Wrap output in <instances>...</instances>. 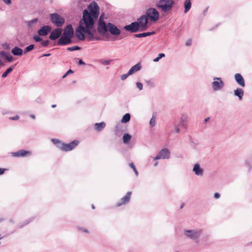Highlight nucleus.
<instances>
[{"label":"nucleus","instance_id":"1","mask_svg":"<svg viewBox=\"0 0 252 252\" xmlns=\"http://www.w3.org/2000/svg\"><path fill=\"white\" fill-rule=\"evenodd\" d=\"M76 36L80 40H84L86 38L89 41L98 40L99 38L97 36L95 30L85 28L82 25H79L75 32Z\"/></svg>","mask_w":252,"mask_h":252},{"label":"nucleus","instance_id":"62","mask_svg":"<svg viewBox=\"0 0 252 252\" xmlns=\"http://www.w3.org/2000/svg\"><path fill=\"white\" fill-rule=\"evenodd\" d=\"M158 162L157 161V162H156L154 163V166H155V167H156V166H157L158 165Z\"/></svg>","mask_w":252,"mask_h":252},{"label":"nucleus","instance_id":"58","mask_svg":"<svg viewBox=\"0 0 252 252\" xmlns=\"http://www.w3.org/2000/svg\"><path fill=\"white\" fill-rule=\"evenodd\" d=\"M5 170L6 169L5 168H0V175L3 174Z\"/></svg>","mask_w":252,"mask_h":252},{"label":"nucleus","instance_id":"14","mask_svg":"<svg viewBox=\"0 0 252 252\" xmlns=\"http://www.w3.org/2000/svg\"><path fill=\"white\" fill-rule=\"evenodd\" d=\"M32 155L30 151H26L25 150H20L16 152L11 153V155L15 157H28Z\"/></svg>","mask_w":252,"mask_h":252},{"label":"nucleus","instance_id":"33","mask_svg":"<svg viewBox=\"0 0 252 252\" xmlns=\"http://www.w3.org/2000/svg\"><path fill=\"white\" fill-rule=\"evenodd\" d=\"M14 69V66H10L8 68H7L2 74L1 75L2 78H5L7 77L8 74L10 73Z\"/></svg>","mask_w":252,"mask_h":252},{"label":"nucleus","instance_id":"29","mask_svg":"<svg viewBox=\"0 0 252 252\" xmlns=\"http://www.w3.org/2000/svg\"><path fill=\"white\" fill-rule=\"evenodd\" d=\"M184 13H187L191 7V2L190 0H185L184 2Z\"/></svg>","mask_w":252,"mask_h":252},{"label":"nucleus","instance_id":"63","mask_svg":"<svg viewBox=\"0 0 252 252\" xmlns=\"http://www.w3.org/2000/svg\"><path fill=\"white\" fill-rule=\"evenodd\" d=\"M51 107L52 108H55L56 107V104H53V105H52Z\"/></svg>","mask_w":252,"mask_h":252},{"label":"nucleus","instance_id":"49","mask_svg":"<svg viewBox=\"0 0 252 252\" xmlns=\"http://www.w3.org/2000/svg\"><path fill=\"white\" fill-rule=\"evenodd\" d=\"M192 44V40L191 38L189 39L186 42L185 45L186 46H189Z\"/></svg>","mask_w":252,"mask_h":252},{"label":"nucleus","instance_id":"30","mask_svg":"<svg viewBox=\"0 0 252 252\" xmlns=\"http://www.w3.org/2000/svg\"><path fill=\"white\" fill-rule=\"evenodd\" d=\"M155 33V32H143L141 33H138L135 34L134 35V36L138 38H142V37H145L148 36H150L152 35H153Z\"/></svg>","mask_w":252,"mask_h":252},{"label":"nucleus","instance_id":"4","mask_svg":"<svg viewBox=\"0 0 252 252\" xmlns=\"http://www.w3.org/2000/svg\"><path fill=\"white\" fill-rule=\"evenodd\" d=\"M174 4L173 0H158L156 4V7L164 13L169 12Z\"/></svg>","mask_w":252,"mask_h":252},{"label":"nucleus","instance_id":"19","mask_svg":"<svg viewBox=\"0 0 252 252\" xmlns=\"http://www.w3.org/2000/svg\"><path fill=\"white\" fill-rule=\"evenodd\" d=\"M72 38L74 36V31L71 24L68 25L64 29L63 34Z\"/></svg>","mask_w":252,"mask_h":252},{"label":"nucleus","instance_id":"20","mask_svg":"<svg viewBox=\"0 0 252 252\" xmlns=\"http://www.w3.org/2000/svg\"><path fill=\"white\" fill-rule=\"evenodd\" d=\"M97 31L100 33H104L108 31L107 25L104 21H98Z\"/></svg>","mask_w":252,"mask_h":252},{"label":"nucleus","instance_id":"8","mask_svg":"<svg viewBox=\"0 0 252 252\" xmlns=\"http://www.w3.org/2000/svg\"><path fill=\"white\" fill-rule=\"evenodd\" d=\"M136 22L138 24L139 27L140 29V31H144L147 29L148 23V18L147 16H146L145 15L141 16L137 19Z\"/></svg>","mask_w":252,"mask_h":252},{"label":"nucleus","instance_id":"50","mask_svg":"<svg viewBox=\"0 0 252 252\" xmlns=\"http://www.w3.org/2000/svg\"><path fill=\"white\" fill-rule=\"evenodd\" d=\"M146 82L151 87H154L155 86L154 82L151 80L147 81Z\"/></svg>","mask_w":252,"mask_h":252},{"label":"nucleus","instance_id":"47","mask_svg":"<svg viewBox=\"0 0 252 252\" xmlns=\"http://www.w3.org/2000/svg\"><path fill=\"white\" fill-rule=\"evenodd\" d=\"M136 87L137 88L140 90H142L143 89V85L140 82H137L136 84Z\"/></svg>","mask_w":252,"mask_h":252},{"label":"nucleus","instance_id":"25","mask_svg":"<svg viewBox=\"0 0 252 252\" xmlns=\"http://www.w3.org/2000/svg\"><path fill=\"white\" fill-rule=\"evenodd\" d=\"M38 19L37 18H35L33 20L26 21V23L29 30H33L35 27V25Z\"/></svg>","mask_w":252,"mask_h":252},{"label":"nucleus","instance_id":"60","mask_svg":"<svg viewBox=\"0 0 252 252\" xmlns=\"http://www.w3.org/2000/svg\"><path fill=\"white\" fill-rule=\"evenodd\" d=\"M30 117L31 118H32V119H34L35 118V116L34 115H33V114H31L30 115Z\"/></svg>","mask_w":252,"mask_h":252},{"label":"nucleus","instance_id":"55","mask_svg":"<svg viewBox=\"0 0 252 252\" xmlns=\"http://www.w3.org/2000/svg\"><path fill=\"white\" fill-rule=\"evenodd\" d=\"M5 4L9 5L11 4V0H2Z\"/></svg>","mask_w":252,"mask_h":252},{"label":"nucleus","instance_id":"27","mask_svg":"<svg viewBox=\"0 0 252 252\" xmlns=\"http://www.w3.org/2000/svg\"><path fill=\"white\" fill-rule=\"evenodd\" d=\"M11 53L14 56H20L22 55L23 51L20 48L16 46L11 50Z\"/></svg>","mask_w":252,"mask_h":252},{"label":"nucleus","instance_id":"28","mask_svg":"<svg viewBox=\"0 0 252 252\" xmlns=\"http://www.w3.org/2000/svg\"><path fill=\"white\" fill-rule=\"evenodd\" d=\"M106 126V124L104 122H101L99 123H95L94 124V128L97 131H101Z\"/></svg>","mask_w":252,"mask_h":252},{"label":"nucleus","instance_id":"22","mask_svg":"<svg viewBox=\"0 0 252 252\" xmlns=\"http://www.w3.org/2000/svg\"><path fill=\"white\" fill-rule=\"evenodd\" d=\"M51 30V27L49 26H44L42 27L38 31V34L39 36H45Z\"/></svg>","mask_w":252,"mask_h":252},{"label":"nucleus","instance_id":"44","mask_svg":"<svg viewBox=\"0 0 252 252\" xmlns=\"http://www.w3.org/2000/svg\"><path fill=\"white\" fill-rule=\"evenodd\" d=\"M115 132L117 133L121 130V126L120 124L117 125L115 128Z\"/></svg>","mask_w":252,"mask_h":252},{"label":"nucleus","instance_id":"10","mask_svg":"<svg viewBox=\"0 0 252 252\" xmlns=\"http://www.w3.org/2000/svg\"><path fill=\"white\" fill-rule=\"evenodd\" d=\"M88 9H89V14H90L94 18H97L99 12V7L95 2H92L88 6Z\"/></svg>","mask_w":252,"mask_h":252},{"label":"nucleus","instance_id":"64","mask_svg":"<svg viewBox=\"0 0 252 252\" xmlns=\"http://www.w3.org/2000/svg\"><path fill=\"white\" fill-rule=\"evenodd\" d=\"M184 203H182V204H181V205L180 208H182L184 207Z\"/></svg>","mask_w":252,"mask_h":252},{"label":"nucleus","instance_id":"37","mask_svg":"<svg viewBox=\"0 0 252 252\" xmlns=\"http://www.w3.org/2000/svg\"><path fill=\"white\" fill-rule=\"evenodd\" d=\"M77 230L80 231L85 233H89V231L86 228L78 226L77 227Z\"/></svg>","mask_w":252,"mask_h":252},{"label":"nucleus","instance_id":"16","mask_svg":"<svg viewBox=\"0 0 252 252\" xmlns=\"http://www.w3.org/2000/svg\"><path fill=\"white\" fill-rule=\"evenodd\" d=\"M109 31L112 35H119L121 33V31L115 25L108 23L107 25Z\"/></svg>","mask_w":252,"mask_h":252},{"label":"nucleus","instance_id":"48","mask_svg":"<svg viewBox=\"0 0 252 252\" xmlns=\"http://www.w3.org/2000/svg\"><path fill=\"white\" fill-rule=\"evenodd\" d=\"M156 124V120L155 119L152 118L150 121V125L151 126H154Z\"/></svg>","mask_w":252,"mask_h":252},{"label":"nucleus","instance_id":"15","mask_svg":"<svg viewBox=\"0 0 252 252\" xmlns=\"http://www.w3.org/2000/svg\"><path fill=\"white\" fill-rule=\"evenodd\" d=\"M71 38L63 34L58 41V45H66L72 42Z\"/></svg>","mask_w":252,"mask_h":252},{"label":"nucleus","instance_id":"36","mask_svg":"<svg viewBox=\"0 0 252 252\" xmlns=\"http://www.w3.org/2000/svg\"><path fill=\"white\" fill-rule=\"evenodd\" d=\"M129 166L132 169L133 171H134L135 175L136 176H138V172L137 171V170L136 169L134 163L133 162H131L130 163H129Z\"/></svg>","mask_w":252,"mask_h":252},{"label":"nucleus","instance_id":"51","mask_svg":"<svg viewBox=\"0 0 252 252\" xmlns=\"http://www.w3.org/2000/svg\"><path fill=\"white\" fill-rule=\"evenodd\" d=\"M73 73V71L71 69H69L63 76V78H65L68 74Z\"/></svg>","mask_w":252,"mask_h":252},{"label":"nucleus","instance_id":"54","mask_svg":"<svg viewBox=\"0 0 252 252\" xmlns=\"http://www.w3.org/2000/svg\"><path fill=\"white\" fill-rule=\"evenodd\" d=\"M214 196L215 198L218 199L220 197V194L218 192H216L214 193Z\"/></svg>","mask_w":252,"mask_h":252},{"label":"nucleus","instance_id":"46","mask_svg":"<svg viewBox=\"0 0 252 252\" xmlns=\"http://www.w3.org/2000/svg\"><path fill=\"white\" fill-rule=\"evenodd\" d=\"M33 39L35 40V42H39L42 40V38L38 35H35L33 36Z\"/></svg>","mask_w":252,"mask_h":252},{"label":"nucleus","instance_id":"41","mask_svg":"<svg viewBox=\"0 0 252 252\" xmlns=\"http://www.w3.org/2000/svg\"><path fill=\"white\" fill-rule=\"evenodd\" d=\"M179 126H183L184 127H186V123H185V120L183 119V118H182L180 121V122H179V124L178 125Z\"/></svg>","mask_w":252,"mask_h":252},{"label":"nucleus","instance_id":"43","mask_svg":"<svg viewBox=\"0 0 252 252\" xmlns=\"http://www.w3.org/2000/svg\"><path fill=\"white\" fill-rule=\"evenodd\" d=\"M112 62V60H102L101 61V63L103 65H109Z\"/></svg>","mask_w":252,"mask_h":252},{"label":"nucleus","instance_id":"6","mask_svg":"<svg viewBox=\"0 0 252 252\" xmlns=\"http://www.w3.org/2000/svg\"><path fill=\"white\" fill-rule=\"evenodd\" d=\"M50 20L57 27L62 26L64 23V19L57 13L50 15Z\"/></svg>","mask_w":252,"mask_h":252},{"label":"nucleus","instance_id":"39","mask_svg":"<svg viewBox=\"0 0 252 252\" xmlns=\"http://www.w3.org/2000/svg\"><path fill=\"white\" fill-rule=\"evenodd\" d=\"M81 49L80 47L78 46H74L72 47H68L67 48V50L70 51H73L75 50H79Z\"/></svg>","mask_w":252,"mask_h":252},{"label":"nucleus","instance_id":"56","mask_svg":"<svg viewBox=\"0 0 252 252\" xmlns=\"http://www.w3.org/2000/svg\"><path fill=\"white\" fill-rule=\"evenodd\" d=\"M103 16H104V14H101V15L100 16L99 18V21H104V17H103Z\"/></svg>","mask_w":252,"mask_h":252},{"label":"nucleus","instance_id":"12","mask_svg":"<svg viewBox=\"0 0 252 252\" xmlns=\"http://www.w3.org/2000/svg\"><path fill=\"white\" fill-rule=\"evenodd\" d=\"M124 29L131 33H135L140 31L138 24L136 22H132L130 24L124 26Z\"/></svg>","mask_w":252,"mask_h":252},{"label":"nucleus","instance_id":"61","mask_svg":"<svg viewBox=\"0 0 252 252\" xmlns=\"http://www.w3.org/2000/svg\"><path fill=\"white\" fill-rule=\"evenodd\" d=\"M209 119H210V118H209V117H208V118H206V119H205V120H204V121H205V122H208V121H209Z\"/></svg>","mask_w":252,"mask_h":252},{"label":"nucleus","instance_id":"9","mask_svg":"<svg viewBox=\"0 0 252 252\" xmlns=\"http://www.w3.org/2000/svg\"><path fill=\"white\" fill-rule=\"evenodd\" d=\"M212 83L213 90L217 91L221 90L224 86V83L220 77H214Z\"/></svg>","mask_w":252,"mask_h":252},{"label":"nucleus","instance_id":"7","mask_svg":"<svg viewBox=\"0 0 252 252\" xmlns=\"http://www.w3.org/2000/svg\"><path fill=\"white\" fill-rule=\"evenodd\" d=\"M146 13L145 15L147 16L148 19H150L152 21L156 22L159 18V12L156 8H149Z\"/></svg>","mask_w":252,"mask_h":252},{"label":"nucleus","instance_id":"3","mask_svg":"<svg viewBox=\"0 0 252 252\" xmlns=\"http://www.w3.org/2000/svg\"><path fill=\"white\" fill-rule=\"evenodd\" d=\"M95 19L96 18H94L89 14V11L85 9L83 11V18L80 21L79 25H82L83 27H85V28L93 29Z\"/></svg>","mask_w":252,"mask_h":252},{"label":"nucleus","instance_id":"26","mask_svg":"<svg viewBox=\"0 0 252 252\" xmlns=\"http://www.w3.org/2000/svg\"><path fill=\"white\" fill-rule=\"evenodd\" d=\"M0 56L2 58H4L5 60L8 62H11L13 58L12 56L10 55L8 53L4 51H1L0 52Z\"/></svg>","mask_w":252,"mask_h":252},{"label":"nucleus","instance_id":"59","mask_svg":"<svg viewBox=\"0 0 252 252\" xmlns=\"http://www.w3.org/2000/svg\"><path fill=\"white\" fill-rule=\"evenodd\" d=\"M50 55H51V54L47 53V54H44L42 55L41 57H49Z\"/></svg>","mask_w":252,"mask_h":252},{"label":"nucleus","instance_id":"2","mask_svg":"<svg viewBox=\"0 0 252 252\" xmlns=\"http://www.w3.org/2000/svg\"><path fill=\"white\" fill-rule=\"evenodd\" d=\"M51 141L56 147L63 151L67 152L73 150L79 144L77 140H74L68 144L62 142L57 139H52Z\"/></svg>","mask_w":252,"mask_h":252},{"label":"nucleus","instance_id":"32","mask_svg":"<svg viewBox=\"0 0 252 252\" xmlns=\"http://www.w3.org/2000/svg\"><path fill=\"white\" fill-rule=\"evenodd\" d=\"M131 138V136L129 135L128 133H125L123 135V141L124 143L127 144L129 142L130 139Z\"/></svg>","mask_w":252,"mask_h":252},{"label":"nucleus","instance_id":"18","mask_svg":"<svg viewBox=\"0 0 252 252\" xmlns=\"http://www.w3.org/2000/svg\"><path fill=\"white\" fill-rule=\"evenodd\" d=\"M192 171L196 176H202L203 175L204 170L200 167V165L198 163H196L194 165Z\"/></svg>","mask_w":252,"mask_h":252},{"label":"nucleus","instance_id":"17","mask_svg":"<svg viewBox=\"0 0 252 252\" xmlns=\"http://www.w3.org/2000/svg\"><path fill=\"white\" fill-rule=\"evenodd\" d=\"M62 30L61 29L57 28L52 31L49 36L51 40H55L58 38L62 34Z\"/></svg>","mask_w":252,"mask_h":252},{"label":"nucleus","instance_id":"5","mask_svg":"<svg viewBox=\"0 0 252 252\" xmlns=\"http://www.w3.org/2000/svg\"><path fill=\"white\" fill-rule=\"evenodd\" d=\"M184 235L188 239L193 241H198L203 233V230L201 228L191 229H184L183 230Z\"/></svg>","mask_w":252,"mask_h":252},{"label":"nucleus","instance_id":"35","mask_svg":"<svg viewBox=\"0 0 252 252\" xmlns=\"http://www.w3.org/2000/svg\"><path fill=\"white\" fill-rule=\"evenodd\" d=\"M252 159V158H250L249 160L248 159H246L245 161V162H244L245 165L247 166V167L248 168L249 171H250L251 169V168H252L251 163L250 162V161L252 162L251 161Z\"/></svg>","mask_w":252,"mask_h":252},{"label":"nucleus","instance_id":"42","mask_svg":"<svg viewBox=\"0 0 252 252\" xmlns=\"http://www.w3.org/2000/svg\"><path fill=\"white\" fill-rule=\"evenodd\" d=\"M129 75H131L129 73V72L128 71L127 73L121 75V79L123 81L126 80Z\"/></svg>","mask_w":252,"mask_h":252},{"label":"nucleus","instance_id":"13","mask_svg":"<svg viewBox=\"0 0 252 252\" xmlns=\"http://www.w3.org/2000/svg\"><path fill=\"white\" fill-rule=\"evenodd\" d=\"M131 194V191H128L126 194L116 203V206L117 207H120L128 203L130 199Z\"/></svg>","mask_w":252,"mask_h":252},{"label":"nucleus","instance_id":"34","mask_svg":"<svg viewBox=\"0 0 252 252\" xmlns=\"http://www.w3.org/2000/svg\"><path fill=\"white\" fill-rule=\"evenodd\" d=\"M34 45L33 44L30 45L29 46H27L26 48H25L24 50V54H27V53L31 51L34 48Z\"/></svg>","mask_w":252,"mask_h":252},{"label":"nucleus","instance_id":"40","mask_svg":"<svg viewBox=\"0 0 252 252\" xmlns=\"http://www.w3.org/2000/svg\"><path fill=\"white\" fill-rule=\"evenodd\" d=\"M178 125L175 124L173 126V129L172 130V132L178 133L180 131V129L178 126Z\"/></svg>","mask_w":252,"mask_h":252},{"label":"nucleus","instance_id":"24","mask_svg":"<svg viewBox=\"0 0 252 252\" xmlns=\"http://www.w3.org/2000/svg\"><path fill=\"white\" fill-rule=\"evenodd\" d=\"M141 69V64L140 63H138L134 66H132L131 68L129 70V73L131 75L137 72Z\"/></svg>","mask_w":252,"mask_h":252},{"label":"nucleus","instance_id":"11","mask_svg":"<svg viewBox=\"0 0 252 252\" xmlns=\"http://www.w3.org/2000/svg\"><path fill=\"white\" fill-rule=\"evenodd\" d=\"M170 152L167 148L161 149L157 155L154 158V160L159 159H168L170 158Z\"/></svg>","mask_w":252,"mask_h":252},{"label":"nucleus","instance_id":"31","mask_svg":"<svg viewBox=\"0 0 252 252\" xmlns=\"http://www.w3.org/2000/svg\"><path fill=\"white\" fill-rule=\"evenodd\" d=\"M130 120V115L129 113H126V114H125L122 120H121V122L122 123H126L127 122H128Z\"/></svg>","mask_w":252,"mask_h":252},{"label":"nucleus","instance_id":"38","mask_svg":"<svg viewBox=\"0 0 252 252\" xmlns=\"http://www.w3.org/2000/svg\"><path fill=\"white\" fill-rule=\"evenodd\" d=\"M164 53H160L158 55V56L153 60L154 62H158L161 58L165 57Z\"/></svg>","mask_w":252,"mask_h":252},{"label":"nucleus","instance_id":"57","mask_svg":"<svg viewBox=\"0 0 252 252\" xmlns=\"http://www.w3.org/2000/svg\"><path fill=\"white\" fill-rule=\"evenodd\" d=\"M78 64L79 65H84V64H85V63L81 59H80L78 62Z\"/></svg>","mask_w":252,"mask_h":252},{"label":"nucleus","instance_id":"52","mask_svg":"<svg viewBox=\"0 0 252 252\" xmlns=\"http://www.w3.org/2000/svg\"><path fill=\"white\" fill-rule=\"evenodd\" d=\"M31 221V220H27L23 224H21L19 227V228H22L23 227V226H25L26 225L28 224V223H30V222Z\"/></svg>","mask_w":252,"mask_h":252},{"label":"nucleus","instance_id":"53","mask_svg":"<svg viewBox=\"0 0 252 252\" xmlns=\"http://www.w3.org/2000/svg\"><path fill=\"white\" fill-rule=\"evenodd\" d=\"M19 118V116L18 115H16L14 117H11L9 118V119L10 120H18Z\"/></svg>","mask_w":252,"mask_h":252},{"label":"nucleus","instance_id":"21","mask_svg":"<svg viewBox=\"0 0 252 252\" xmlns=\"http://www.w3.org/2000/svg\"><path fill=\"white\" fill-rule=\"evenodd\" d=\"M234 78L236 83L242 88L246 86L244 78L240 73H236L234 75Z\"/></svg>","mask_w":252,"mask_h":252},{"label":"nucleus","instance_id":"23","mask_svg":"<svg viewBox=\"0 0 252 252\" xmlns=\"http://www.w3.org/2000/svg\"><path fill=\"white\" fill-rule=\"evenodd\" d=\"M244 94V90L240 88H237L234 91V95L238 97L239 100H242Z\"/></svg>","mask_w":252,"mask_h":252},{"label":"nucleus","instance_id":"45","mask_svg":"<svg viewBox=\"0 0 252 252\" xmlns=\"http://www.w3.org/2000/svg\"><path fill=\"white\" fill-rule=\"evenodd\" d=\"M49 43V41L48 40H46L42 41V42L41 43V44L43 46L46 47L48 45Z\"/></svg>","mask_w":252,"mask_h":252}]
</instances>
